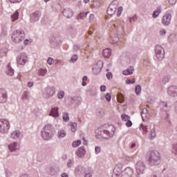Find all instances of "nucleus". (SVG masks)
<instances>
[{
	"label": "nucleus",
	"instance_id": "obj_7",
	"mask_svg": "<svg viewBox=\"0 0 177 177\" xmlns=\"http://www.w3.org/2000/svg\"><path fill=\"white\" fill-rule=\"evenodd\" d=\"M155 52H156V57L159 60L164 59V51H163L162 47H161V46H156Z\"/></svg>",
	"mask_w": 177,
	"mask_h": 177
},
{
	"label": "nucleus",
	"instance_id": "obj_37",
	"mask_svg": "<svg viewBox=\"0 0 177 177\" xmlns=\"http://www.w3.org/2000/svg\"><path fill=\"white\" fill-rule=\"evenodd\" d=\"M126 84H135V79H128L126 80Z\"/></svg>",
	"mask_w": 177,
	"mask_h": 177
},
{
	"label": "nucleus",
	"instance_id": "obj_54",
	"mask_svg": "<svg viewBox=\"0 0 177 177\" xmlns=\"http://www.w3.org/2000/svg\"><path fill=\"white\" fill-rule=\"evenodd\" d=\"M62 177H68V175L67 174H66V173H63L62 174Z\"/></svg>",
	"mask_w": 177,
	"mask_h": 177
},
{
	"label": "nucleus",
	"instance_id": "obj_26",
	"mask_svg": "<svg viewBox=\"0 0 177 177\" xmlns=\"http://www.w3.org/2000/svg\"><path fill=\"white\" fill-rule=\"evenodd\" d=\"M66 131H64V130H59L58 131V137L59 138H64L66 136Z\"/></svg>",
	"mask_w": 177,
	"mask_h": 177
},
{
	"label": "nucleus",
	"instance_id": "obj_5",
	"mask_svg": "<svg viewBox=\"0 0 177 177\" xmlns=\"http://www.w3.org/2000/svg\"><path fill=\"white\" fill-rule=\"evenodd\" d=\"M10 128V124L9 121L5 119L0 120V132L1 133H8L9 132V129Z\"/></svg>",
	"mask_w": 177,
	"mask_h": 177
},
{
	"label": "nucleus",
	"instance_id": "obj_42",
	"mask_svg": "<svg viewBox=\"0 0 177 177\" xmlns=\"http://www.w3.org/2000/svg\"><path fill=\"white\" fill-rule=\"evenodd\" d=\"M95 150L96 154H99V153H100V151H101L100 147H95Z\"/></svg>",
	"mask_w": 177,
	"mask_h": 177
},
{
	"label": "nucleus",
	"instance_id": "obj_45",
	"mask_svg": "<svg viewBox=\"0 0 177 177\" xmlns=\"http://www.w3.org/2000/svg\"><path fill=\"white\" fill-rule=\"evenodd\" d=\"M165 34H167V32L165 31V30H164V29L160 30V35L163 36V35H165Z\"/></svg>",
	"mask_w": 177,
	"mask_h": 177
},
{
	"label": "nucleus",
	"instance_id": "obj_25",
	"mask_svg": "<svg viewBox=\"0 0 177 177\" xmlns=\"http://www.w3.org/2000/svg\"><path fill=\"white\" fill-rule=\"evenodd\" d=\"M117 100L119 103H122V102H124V95L121 93L118 94L117 96Z\"/></svg>",
	"mask_w": 177,
	"mask_h": 177
},
{
	"label": "nucleus",
	"instance_id": "obj_60",
	"mask_svg": "<svg viewBox=\"0 0 177 177\" xmlns=\"http://www.w3.org/2000/svg\"><path fill=\"white\" fill-rule=\"evenodd\" d=\"M84 142V145H86V141L85 140V138H83Z\"/></svg>",
	"mask_w": 177,
	"mask_h": 177
},
{
	"label": "nucleus",
	"instance_id": "obj_19",
	"mask_svg": "<svg viewBox=\"0 0 177 177\" xmlns=\"http://www.w3.org/2000/svg\"><path fill=\"white\" fill-rule=\"evenodd\" d=\"M122 12H124V8H122V6H119L118 8L117 7L116 15L118 16V17H120L121 16Z\"/></svg>",
	"mask_w": 177,
	"mask_h": 177
},
{
	"label": "nucleus",
	"instance_id": "obj_40",
	"mask_svg": "<svg viewBox=\"0 0 177 177\" xmlns=\"http://www.w3.org/2000/svg\"><path fill=\"white\" fill-rule=\"evenodd\" d=\"M77 59H78V56L73 55V56H72L71 61L74 63V62H77Z\"/></svg>",
	"mask_w": 177,
	"mask_h": 177
},
{
	"label": "nucleus",
	"instance_id": "obj_11",
	"mask_svg": "<svg viewBox=\"0 0 177 177\" xmlns=\"http://www.w3.org/2000/svg\"><path fill=\"white\" fill-rule=\"evenodd\" d=\"M17 60L19 64H26V62H27V55H26V54H22L20 55V57H17Z\"/></svg>",
	"mask_w": 177,
	"mask_h": 177
},
{
	"label": "nucleus",
	"instance_id": "obj_24",
	"mask_svg": "<svg viewBox=\"0 0 177 177\" xmlns=\"http://www.w3.org/2000/svg\"><path fill=\"white\" fill-rule=\"evenodd\" d=\"M19 19V12H16L14 15L11 16V20L12 21H16Z\"/></svg>",
	"mask_w": 177,
	"mask_h": 177
},
{
	"label": "nucleus",
	"instance_id": "obj_4",
	"mask_svg": "<svg viewBox=\"0 0 177 177\" xmlns=\"http://www.w3.org/2000/svg\"><path fill=\"white\" fill-rule=\"evenodd\" d=\"M41 137L44 140H49L52 138V125L46 124L41 131Z\"/></svg>",
	"mask_w": 177,
	"mask_h": 177
},
{
	"label": "nucleus",
	"instance_id": "obj_62",
	"mask_svg": "<svg viewBox=\"0 0 177 177\" xmlns=\"http://www.w3.org/2000/svg\"><path fill=\"white\" fill-rule=\"evenodd\" d=\"M49 0H44L45 2H48Z\"/></svg>",
	"mask_w": 177,
	"mask_h": 177
},
{
	"label": "nucleus",
	"instance_id": "obj_6",
	"mask_svg": "<svg viewBox=\"0 0 177 177\" xmlns=\"http://www.w3.org/2000/svg\"><path fill=\"white\" fill-rule=\"evenodd\" d=\"M117 8H118V3L115 1H113L109 6L107 10V13L110 16H113V15H115V12H117Z\"/></svg>",
	"mask_w": 177,
	"mask_h": 177
},
{
	"label": "nucleus",
	"instance_id": "obj_41",
	"mask_svg": "<svg viewBox=\"0 0 177 177\" xmlns=\"http://www.w3.org/2000/svg\"><path fill=\"white\" fill-rule=\"evenodd\" d=\"M106 78L108 80H111V78H113V74L109 72L108 73H106Z\"/></svg>",
	"mask_w": 177,
	"mask_h": 177
},
{
	"label": "nucleus",
	"instance_id": "obj_2",
	"mask_svg": "<svg viewBox=\"0 0 177 177\" xmlns=\"http://www.w3.org/2000/svg\"><path fill=\"white\" fill-rule=\"evenodd\" d=\"M150 128L151 131L149 132V138L150 139H154L156 138V129L154 128V124H149L147 126L141 124L140 126V131H142V133H147L149 129Z\"/></svg>",
	"mask_w": 177,
	"mask_h": 177
},
{
	"label": "nucleus",
	"instance_id": "obj_46",
	"mask_svg": "<svg viewBox=\"0 0 177 177\" xmlns=\"http://www.w3.org/2000/svg\"><path fill=\"white\" fill-rule=\"evenodd\" d=\"M126 126L128 127H132V122H131V120H127V122H126Z\"/></svg>",
	"mask_w": 177,
	"mask_h": 177
},
{
	"label": "nucleus",
	"instance_id": "obj_18",
	"mask_svg": "<svg viewBox=\"0 0 177 177\" xmlns=\"http://www.w3.org/2000/svg\"><path fill=\"white\" fill-rule=\"evenodd\" d=\"M46 92L48 94V96H53V95H55V92H56V91L55 90V88L50 87V88H47Z\"/></svg>",
	"mask_w": 177,
	"mask_h": 177
},
{
	"label": "nucleus",
	"instance_id": "obj_51",
	"mask_svg": "<svg viewBox=\"0 0 177 177\" xmlns=\"http://www.w3.org/2000/svg\"><path fill=\"white\" fill-rule=\"evenodd\" d=\"M138 19L136 17H133V18H129L130 23H132V21H134V20H136Z\"/></svg>",
	"mask_w": 177,
	"mask_h": 177
},
{
	"label": "nucleus",
	"instance_id": "obj_13",
	"mask_svg": "<svg viewBox=\"0 0 177 177\" xmlns=\"http://www.w3.org/2000/svg\"><path fill=\"white\" fill-rule=\"evenodd\" d=\"M63 15L65 17L70 19V17H73L74 12H73L71 10L67 8L63 10Z\"/></svg>",
	"mask_w": 177,
	"mask_h": 177
},
{
	"label": "nucleus",
	"instance_id": "obj_28",
	"mask_svg": "<svg viewBox=\"0 0 177 177\" xmlns=\"http://www.w3.org/2000/svg\"><path fill=\"white\" fill-rule=\"evenodd\" d=\"M7 74L8 75H13L14 74L13 70L10 68V65L8 66Z\"/></svg>",
	"mask_w": 177,
	"mask_h": 177
},
{
	"label": "nucleus",
	"instance_id": "obj_36",
	"mask_svg": "<svg viewBox=\"0 0 177 177\" xmlns=\"http://www.w3.org/2000/svg\"><path fill=\"white\" fill-rule=\"evenodd\" d=\"M105 99L107 102H110L111 100V95H110V93H106V95H105Z\"/></svg>",
	"mask_w": 177,
	"mask_h": 177
},
{
	"label": "nucleus",
	"instance_id": "obj_48",
	"mask_svg": "<svg viewBox=\"0 0 177 177\" xmlns=\"http://www.w3.org/2000/svg\"><path fill=\"white\" fill-rule=\"evenodd\" d=\"M169 3L170 5H175V3H176V0H169Z\"/></svg>",
	"mask_w": 177,
	"mask_h": 177
},
{
	"label": "nucleus",
	"instance_id": "obj_1",
	"mask_svg": "<svg viewBox=\"0 0 177 177\" xmlns=\"http://www.w3.org/2000/svg\"><path fill=\"white\" fill-rule=\"evenodd\" d=\"M160 153L156 151H152L147 153V160L149 165H158L161 162Z\"/></svg>",
	"mask_w": 177,
	"mask_h": 177
},
{
	"label": "nucleus",
	"instance_id": "obj_56",
	"mask_svg": "<svg viewBox=\"0 0 177 177\" xmlns=\"http://www.w3.org/2000/svg\"><path fill=\"white\" fill-rule=\"evenodd\" d=\"M24 44L25 45H28V39H26L24 41Z\"/></svg>",
	"mask_w": 177,
	"mask_h": 177
},
{
	"label": "nucleus",
	"instance_id": "obj_58",
	"mask_svg": "<svg viewBox=\"0 0 177 177\" xmlns=\"http://www.w3.org/2000/svg\"><path fill=\"white\" fill-rule=\"evenodd\" d=\"M84 3H88L89 2V0H83Z\"/></svg>",
	"mask_w": 177,
	"mask_h": 177
},
{
	"label": "nucleus",
	"instance_id": "obj_14",
	"mask_svg": "<svg viewBox=\"0 0 177 177\" xmlns=\"http://www.w3.org/2000/svg\"><path fill=\"white\" fill-rule=\"evenodd\" d=\"M76 155L77 157H84L85 156V149L82 147H80L76 152Z\"/></svg>",
	"mask_w": 177,
	"mask_h": 177
},
{
	"label": "nucleus",
	"instance_id": "obj_10",
	"mask_svg": "<svg viewBox=\"0 0 177 177\" xmlns=\"http://www.w3.org/2000/svg\"><path fill=\"white\" fill-rule=\"evenodd\" d=\"M171 16L169 14H166L165 15H164L162 19V24H164V26H168V24L171 23Z\"/></svg>",
	"mask_w": 177,
	"mask_h": 177
},
{
	"label": "nucleus",
	"instance_id": "obj_3",
	"mask_svg": "<svg viewBox=\"0 0 177 177\" xmlns=\"http://www.w3.org/2000/svg\"><path fill=\"white\" fill-rule=\"evenodd\" d=\"M24 38H26V33H24V30L21 29L14 31L12 35V40L17 44L21 42Z\"/></svg>",
	"mask_w": 177,
	"mask_h": 177
},
{
	"label": "nucleus",
	"instance_id": "obj_17",
	"mask_svg": "<svg viewBox=\"0 0 177 177\" xmlns=\"http://www.w3.org/2000/svg\"><path fill=\"white\" fill-rule=\"evenodd\" d=\"M102 53L104 57H110L111 56V50L109 48H105Z\"/></svg>",
	"mask_w": 177,
	"mask_h": 177
},
{
	"label": "nucleus",
	"instance_id": "obj_16",
	"mask_svg": "<svg viewBox=\"0 0 177 177\" xmlns=\"http://www.w3.org/2000/svg\"><path fill=\"white\" fill-rule=\"evenodd\" d=\"M124 75H131V74H133V67H129L128 69L123 71L122 72Z\"/></svg>",
	"mask_w": 177,
	"mask_h": 177
},
{
	"label": "nucleus",
	"instance_id": "obj_47",
	"mask_svg": "<svg viewBox=\"0 0 177 177\" xmlns=\"http://www.w3.org/2000/svg\"><path fill=\"white\" fill-rule=\"evenodd\" d=\"M100 91L101 92H106V86L104 85L101 86Z\"/></svg>",
	"mask_w": 177,
	"mask_h": 177
},
{
	"label": "nucleus",
	"instance_id": "obj_63",
	"mask_svg": "<svg viewBox=\"0 0 177 177\" xmlns=\"http://www.w3.org/2000/svg\"><path fill=\"white\" fill-rule=\"evenodd\" d=\"M102 128V129H103V128H104V126H102V127H101Z\"/></svg>",
	"mask_w": 177,
	"mask_h": 177
},
{
	"label": "nucleus",
	"instance_id": "obj_53",
	"mask_svg": "<svg viewBox=\"0 0 177 177\" xmlns=\"http://www.w3.org/2000/svg\"><path fill=\"white\" fill-rule=\"evenodd\" d=\"M92 176V174L91 173H86L85 174V177H91Z\"/></svg>",
	"mask_w": 177,
	"mask_h": 177
},
{
	"label": "nucleus",
	"instance_id": "obj_50",
	"mask_svg": "<svg viewBox=\"0 0 177 177\" xmlns=\"http://www.w3.org/2000/svg\"><path fill=\"white\" fill-rule=\"evenodd\" d=\"M12 3H16V2H20L21 0H9Z\"/></svg>",
	"mask_w": 177,
	"mask_h": 177
},
{
	"label": "nucleus",
	"instance_id": "obj_29",
	"mask_svg": "<svg viewBox=\"0 0 177 177\" xmlns=\"http://www.w3.org/2000/svg\"><path fill=\"white\" fill-rule=\"evenodd\" d=\"M81 145V140H78L77 141H74L72 144L73 147H78Z\"/></svg>",
	"mask_w": 177,
	"mask_h": 177
},
{
	"label": "nucleus",
	"instance_id": "obj_57",
	"mask_svg": "<svg viewBox=\"0 0 177 177\" xmlns=\"http://www.w3.org/2000/svg\"><path fill=\"white\" fill-rule=\"evenodd\" d=\"M135 146H136V144L133 143V144L131 145V149H133V147H135Z\"/></svg>",
	"mask_w": 177,
	"mask_h": 177
},
{
	"label": "nucleus",
	"instance_id": "obj_43",
	"mask_svg": "<svg viewBox=\"0 0 177 177\" xmlns=\"http://www.w3.org/2000/svg\"><path fill=\"white\" fill-rule=\"evenodd\" d=\"M27 97H28V92H25L22 96V99L24 100L25 99H27Z\"/></svg>",
	"mask_w": 177,
	"mask_h": 177
},
{
	"label": "nucleus",
	"instance_id": "obj_38",
	"mask_svg": "<svg viewBox=\"0 0 177 177\" xmlns=\"http://www.w3.org/2000/svg\"><path fill=\"white\" fill-rule=\"evenodd\" d=\"M63 120H64V121H68V120H70V118H68V113L64 114Z\"/></svg>",
	"mask_w": 177,
	"mask_h": 177
},
{
	"label": "nucleus",
	"instance_id": "obj_59",
	"mask_svg": "<svg viewBox=\"0 0 177 177\" xmlns=\"http://www.w3.org/2000/svg\"><path fill=\"white\" fill-rule=\"evenodd\" d=\"M20 177H28V176H27V174H24V175H21Z\"/></svg>",
	"mask_w": 177,
	"mask_h": 177
},
{
	"label": "nucleus",
	"instance_id": "obj_32",
	"mask_svg": "<svg viewBox=\"0 0 177 177\" xmlns=\"http://www.w3.org/2000/svg\"><path fill=\"white\" fill-rule=\"evenodd\" d=\"M142 91V87H140V85H137L136 86V93L137 95H139V93Z\"/></svg>",
	"mask_w": 177,
	"mask_h": 177
},
{
	"label": "nucleus",
	"instance_id": "obj_9",
	"mask_svg": "<svg viewBox=\"0 0 177 177\" xmlns=\"http://www.w3.org/2000/svg\"><path fill=\"white\" fill-rule=\"evenodd\" d=\"M8 100L6 91L3 88L0 89V103H5Z\"/></svg>",
	"mask_w": 177,
	"mask_h": 177
},
{
	"label": "nucleus",
	"instance_id": "obj_15",
	"mask_svg": "<svg viewBox=\"0 0 177 177\" xmlns=\"http://www.w3.org/2000/svg\"><path fill=\"white\" fill-rule=\"evenodd\" d=\"M50 115H52V117H59V109L57 108H53L50 113Z\"/></svg>",
	"mask_w": 177,
	"mask_h": 177
},
{
	"label": "nucleus",
	"instance_id": "obj_34",
	"mask_svg": "<svg viewBox=\"0 0 177 177\" xmlns=\"http://www.w3.org/2000/svg\"><path fill=\"white\" fill-rule=\"evenodd\" d=\"M88 80V77L84 76L82 78V86H86V82Z\"/></svg>",
	"mask_w": 177,
	"mask_h": 177
},
{
	"label": "nucleus",
	"instance_id": "obj_30",
	"mask_svg": "<svg viewBox=\"0 0 177 177\" xmlns=\"http://www.w3.org/2000/svg\"><path fill=\"white\" fill-rule=\"evenodd\" d=\"M71 129L72 132H75V131H77V124L72 123L71 124Z\"/></svg>",
	"mask_w": 177,
	"mask_h": 177
},
{
	"label": "nucleus",
	"instance_id": "obj_55",
	"mask_svg": "<svg viewBox=\"0 0 177 177\" xmlns=\"http://www.w3.org/2000/svg\"><path fill=\"white\" fill-rule=\"evenodd\" d=\"M73 165V162L70 160V162L68 163V167H70Z\"/></svg>",
	"mask_w": 177,
	"mask_h": 177
},
{
	"label": "nucleus",
	"instance_id": "obj_49",
	"mask_svg": "<svg viewBox=\"0 0 177 177\" xmlns=\"http://www.w3.org/2000/svg\"><path fill=\"white\" fill-rule=\"evenodd\" d=\"M95 19V15L93 14H91L89 17L90 21H92Z\"/></svg>",
	"mask_w": 177,
	"mask_h": 177
},
{
	"label": "nucleus",
	"instance_id": "obj_35",
	"mask_svg": "<svg viewBox=\"0 0 177 177\" xmlns=\"http://www.w3.org/2000/svg\"><path fill=\"white\" fill-rule=\"evenodd\" d=\"M64 96V91H60L57 94L58 99H63Z\"/></svg>",
	"mask_w": 177,
	"mask_h": 177
},
{
	"label": "nucleus",
	"instance_id": "obj_61",
	"mask_svg": "<svg viewBox=\"0 0 177 177\" xmlns=\"http://www.w3.org/2000/svg\"><path fill=\"white\" fill-rule=\"evenodd\" d=\"M114 171H117V167H115Z\"/></svg>",
	"mask_w": 177,
	"mask_h": 177
},
{
	"label": "nucleus",
	"instance_id": "obj_39",
	"mask_svg": "<svg viewBox=\"0 0 177 177\" xmlns=\"http://www.w3.org/2000/svg\"><path fill=\"white\" fill-rule=\"evenodd\" d=\"M47 62L50 64L52 65L53 63H55V61H53L52 57H49L47 60Z\"/></svg>",
	"mask_w": 177,
	"mask_h": 177
},
{
	"label": "nucleus",
	"instance_id": "obj_27",
	"mask_svg": "<svg viewBox=\"0 0 177 177\" xmlns=\"http://www.w3.org/2000/svg\"><path fill=\"white\" fill-rule=\"evenodd\" d=\"M86 15H88V12L86 13H84V12H81L80 13L77 17V19L80 20V19H84V17H86Z\"/></svg>",
	"mask_w": 177,
	"mask_h": 177
},
{
	"label": "nucleus",
	"instance_id": "obj_31",
	"mask_svg": "<svg viewBox=\"0 0 177 177\" xmlns=\"http://www.w3.org/2000/svg\"><path fill=\"white\" fill-rule=\"evenodd\" d=\"M39 75H41L44 77L46 74V69H39L38 72Z\"/></svg>",
	"mask_w": 177,
	"mask_h": 177
},
{
	"label": "nucleus",
	"instance_id": "obj_52",
	"mask_svg": "<svg viewBox=\"0 0 177 177\" xmlns=\"http://www.w3.org/2000/svg\"><path fill=\"white\" fill-rule=\"evenodd\" d=\"M34 85V83H32V82H28V88H31V86H32Z\"/></svg>",
	"mask_w": 177,
	"mask_h": 177
},
{
	"label": "nucleus",
	"instance_id": "obj_21",
	"mask_svg": "<svg viewBox=\"0 0 177 177\" xmlns=\"http://www.w3.org/2000/svg\"><path fill=\"white\" fill-rule=\"evenodd\" d=\"M8 148H9V150H10L11 151H15V150H17V143L16 142L11 143L8 146Z\"/></svg>",
	"mask_w": 177,
	"mask_h": 177
},
{
	"label": "nucleus",
	"instance_id": "obj_44",
	"mask_svg": "<svg viewBox=\"0 0 177 177\" xmlns=\"http://www.w3.org/2000/svg\"><path fill=\"white\" fill-rule=\"evenodd\" d=\"M145 111H147V109H143L142 111V118H144V117H147V115H146V113Z\"/></svg>",
	"mask_w": 177,
	"mask_h": 177
},
{
	"label": "nucleus",
	"instance_id": "obj_20",
	"mask_svg": "<svg viewBox=\"0 0 177 177\" xmlns=\"http://www.w3.org/2000/svg\"><path fill=\"white\" fill-rule=\"evenodd\" d=\"M20 136V131H15L12 133H11V138L12 139H17V138H19Z\"/></svg>",
	"mask_w": 177,
	"mask_h": 177
},
{
	"label": "nucleus",
	"instance_id": "obj_33",
	"mask_svg": "<svg viewBox=\"0 0 177 177\" xmlns=\"http://www.w3.org/2000/svg\"><path fill=\"white\" fill-rule=\"evenodd\" d=\"M121 117L123 121H128L131 118V117H129L128 115H122Z\"/></svg>",
	"mask_w": 177,
	"mask_h": 177
},
{
	"label": "nucleus",
	"instance_id": "obj_8",
	"mask_svg": "<svg viewBox=\"0 0 177 177\" xmlns=\"http://www.w3.org/2000/svg\"><path fill=\"white\" fill-rule=\"evenodd\" d=\"M136 172L138 174H143L145 172V169H146V166L145 163L142 161H138L136 165Z\"/></svg>",
	"mask_w": 177,
	"mask_h": 177
},
{
	"label": "nucleus",
	"instance_id": "obj_22",
	"mask_svg": "<svg viewBox=\"0 0 177 177\" xmlns=\"http://www.w3.org/2000/svg\"><path fill=\"white\" fill-rule=\"evenodd\" d=\"M160 13H161V8H158L156 10H155L152 15L153 19L158 17Z\"/></svg>",
	"mask_w": 177,
	"mask_h": 177
},
{
	"label": "nucleus",
	"instance_id": "obj_23",
	"mask_svg": "<svg viewBox=\"0 0 177 177\" xmlns=\"http://www.w3.org/2000/svg\"><path fill=\"white\" fill-rule=\"evenodd\" d=\"M176 93V88L175 86L169 87L168 89L169 95H174V93Z\"/></svg>",
	"mask_w": 177,
	"mask_h": 177
},
{
	"label": "nucleus",
	"instance_id": "obj_12",
	"mask_svg": "<svg viewBox=\"0 0 177 177\" xmlns=\"http://www.w3.org/2000/svg\"><path fill=\"white\" fill-rule=\"evenodd\" d=\"M105 127H106V129L102 130V131H101V136L104 139H109V137L110 136V131H109V128H110V126L105 125Z\"/></svg>",
	"mask_w": 177,
	"mask_h": 177
}]
</instances>
